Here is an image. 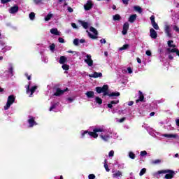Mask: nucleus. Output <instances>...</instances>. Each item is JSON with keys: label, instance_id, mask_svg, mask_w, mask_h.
Wrapping results in <instances>:
<instances>
[{"label": "nucleus", "instance_id": "obj_1", "mask_svg": "<svg viewBox=\"0 0 179 179\" xmlns=\"http://www.w3.org/2000/svg\"><path fill=\"white\" fill-rule=\"evenodd\" d=\"M98 134H100L99 137L103 142H108L109 139H111V138H113L114 139L118 138L117 133L113 132V130L110 129H106L104 126L95 127L92 132L88 133V135H90L91 138L97 139V138H99Z\"/></svg>", "mask_w": 179, "mask_h": 179}, {"label": "nucleus", "instance_id": "obj_2", "mask_svg": "<svg viewBox=\"0 0 179 179\" xmlns=\"http://www.w3.org/2000/svg\"><path fill=\"white\" fill-rule=\"evenodd\" d=\"M101 89L103 96H109V97H118V96H120V92H111L108 94L107 92L108 90V85H103Z\"/></svg>", "mask_w": 179, "mask_h": 179}, {"label": "nucleus", "instance_id": "obj_3", "mask_svg": "<svg viewBox=\"0 0 179 179\" xmlns=\"http://www.w3.org/2000/svg\"><path fill=\"white\" fill-rule=\"evenodd\" d=\"M27 89V94H29V97H32L33 96V93L36 92L37 90V86L36 85H31V82H29L28 85L25 86Z\"/></svg>", "mask_w": 179, "mask_h": 179}, {"label": "nucleus", "instance_id": "obj_4", "mask_svg": "<svg viewBox=\"0 0 179 179\" xmlns=\"http://www.w3.org/2000/svg\"><path fill=\"white\" fill-rule=\"evenodd\" d=\"M118 103H120V100L116 99V100H113L111 101L109 103L107 104L106 108H109L108 111H110V110H112V113L113 114H115V113H117V110H118V108H114V107H115V106H117V104H118Z\"/></svg>", "mask_w": 179, "mask_h": 179}, {"label": "nucleus", "instance_id": "obj_5", "mask_svg": "<svg viewBox=\"0 0 179 179\" xmlns=\"http://www.w3.org/2000/svg\"><path fill=\"white\" fill-rule=\"evenodd\" d=\"M15 103V96L10 95L8 97L7 103L6 106H4V110H9V108Z\"/></svg>", "mask_w": 179, "mask_h": 179}, {"label": "nucleus", "instance_id": "obj_6", "mask_svg": "<svg viewBox=\"0 0 179 179\" xmlns=\"http://www.w3.org/2000/svg\"><path fill=\"white\" fill-rule=\"evenodd\" d=\"M164 174H166L164 177L165 179H172L174 178V176H176V172L173 170L166 169L164 170Z\"/></svg>", "mask_w": 179, "mask_h": 179}, {"label": "nucleus", "instance_id": "obj_7", "mask_svg": "<svg viewBox=\"0 0 179 179\" xmlns=\"http://www.w3.org/2000/svg\"><path fill=\"white\" fill-rule=\"evenodd\" d=\"M90 31L93 33L94 34H90L89 31H87V33H88V36L90 38H92L93 40L97 38V29L96 28L91 27L90 29Z\"/></svg>", "mask_w": 179, "mask_h": 179}, {"label": "nucleus", "instance_id": "obj_8", "mask_svg": "<svg viewBox=\"0 0 179 179\" xmlns=\"http://www.w3.org/2000/svg\"><path fill=\"white\" fill-rule=\"evenodd\" d=\"M85 58L84 59L85 62L88 65V66H93V60L92 59V55L84 53Z\"/></svg>", "mask_w": 179, "mask_h": 179}, {"label": "nucleus", "instance_id": "obj_9", "mask_svg": "<svg viewBox=\"0 0 179 179\" xmlns=\"http://www.w3.org/2000/svg\"><path fill=\"white\" fill-rule=\"evenodd\" d=\"M49 111H55V113L59 111V102L52 103Z\"/></svg>", "mask_w": 179, "mask_h": 179}, {"label": "nucleus", "instance_id": "obj_10", "mask_svg": "<svg viewBox=\"0 0 179 179\" xmlns=\"http://www.w3.org/2000/svg\"><path fill=\"white\" fill-rule=\"evenodd\" d=\"M28 124L30 128H32V127H34V125H37V123L36 122V117L33 116H29Z\"/></svg>", "mask_w": 179, "mask_h": 179}, {"label": "nucleus", "instance_id": "obj_11", "mask_svg": "<svg viewBox=\"0 0 179 179\" xmlns=\"http://www.w3.org/2000/svg\"><path fill=\"white\" fill-rule=\"evenodd\" d=\"M68 90V88H66L64 90H61V88H56L55 89L54 96H62L64 92H66Z\"/></svg>", "mask_w": 179, "mask_h": 179}, {"label": "nucleus", "instance_id": "obj_12", "mask_svg": "<svg viewBox=\"0 0 179 179\" xmlns=\"http://www.w3.org/2000/svg\"><path fill=\"white\" fill-rule=\"evenodd\" d=\"M8 76H13V64L12 63L8 64V70L6 71Z\"/></svg>", "mask_w": 179, "mask_h": 179}, {"label": "nucleus", "instance_id": "obj_13", "mask_svg": "<svg viewBox=\"0 0 179 179\" xmlns=\"http://www.w3.org/2000/svg\"><path fill=\"white\" fill-rule=\"evenodd\" d=\"M93 8V2L90 0L87 1L86 4L84 5L85 10H90Z\"/></svg>", "mask_w": 179, "mask_h": 179}, {"label": "nucleus", "instance_id": "obj_14", "mask_svg": "<svg viewBox=\"0 0 179 179\" xmlns=\"http://www.w3.org/2000/svg\"><path fill=\"white\" fill-rule=\"evenodd\" d=\"M129 29V23L124 22V24H123V30L122 31V34H123V36H125V34L128 33Z\"/></svg>", "mask_w": 179, "mask_h": 179}, {"label": "nucleus", "instance_id": "obj_15", "mask_svg": "<svg viewBox=\"0 0 179 179\" xmlns=\"http://www.w3.org/2000/svg\"><path fill=\"white\" fill-rule=\"evenodd\" d=\"M113 178H121L122 177V172L120 171H113Z\"/></svg>", "mask_w": 179, "mask_h": 179}, {"label": "nucleus", "instance_id": "obj_16", "mask_svg": "<svg viewBox=\"0 0 179 179\" xmlns=\"http://www.w3.org/2000/svg\"><path fill=\"white\" fill-rule=\"evenodd\" d=\"M150 36L151 38L156 39L157 38V32H156V31L154 30L153 28H151L150 29Z\"/></svg>", "mask_w": 179, "mask_h": 179}, {"label": "nucleus", "instance_id": "obj_17", "mask_svg": "<svg viewBox=\"0 0 179 179\" xmlns=\"http://www.w3.org/2000/svg\"><path fill=\"white\" fill-rule=\"evenodd\" d=\"M89 78H101L103 76V73H97V72H94L92 74L88 75Z\"/></svg>", "mask_w": 179, "mask_h": 179}, {"label": "nucleus", "instance_id": "obj_18", "mask_svg": "<svg viewBox=\"0 0 179 179\" xmlns=\"http://www.w3.org/2000/svg\"><path fill=\"white\" fill-rule=\"evenodd\" d=\"M167 44H168V47L167 48H171V50H178L177 48H176V45L174 44V41H169L167 42Z\"/></svg>", "mask_w": 179, "mask_h": 179}, {"label": "nucleus", "instance_id": "obj_19", "mask_svg": "<svg viewBox=\"0 0 179 179\" xmlns=\"http://www.w3.org/2000/svg\"><path fill=\"white\" fill-rule=\"evenodd\" d=\"M9 12H10V13H11V14L17 13V12H19V6H14L11 7V8L9 9Z\"/></svg>", "mask_w": 179, "mask_h": 179}, {"label": "nucleus", "instance_id": "obj_20", "mask_svg": "<svg viewBox=\"0 0 179 179\" xmlns=\"http://www.w3.org/2000/svg\"><path fill=\"white\" fill-rule=\"evenodd\" d=\"M51 34H53L54 36H61V32L58 31V29L57 28H52L50 29Z\"/></svg>", "mask_w": 179, "mask_h": 179}, {"label": "nucleus", "instance_id": "obj_21", "mask_svg": "<svg viewBox=\"0 0 179 179\" xmlns=\"http://www.w3.org/2000/svg\"><path fill=\"white\" fill-rule=\"evenodd\" d=\"M166 52H168V54H170L171 52H176V55H178V57H179L178 49L166 48Z\"/></svg>", "mask_w": 179, "mask_h": 179}, {"label": "nucleus", "instance_id": "obj_22", "mask_svg": "<svg viewBox=\"0 0 179 179\" xmlns=\"http://www.w3.org/2000/svg\"><path fill=\"white\" fill-rule=\"evenodd\" d=\"M78 23L81 24V26H83L84 29H89V26H90V24H88V22L82 20H79Z\"/></svg>", "mask_w": 179, "mask_h": 179}, {"label": "nucleus", "instance_id": "obj_23", "mask_svg": "<svg viewBox=\"0 0 179 179\" xmlns=\"http://www.w3.org/2000/svg\"><path fill=\"white\" fill-rule=\"evenodd\" d=\"M164 173H166L164 171V170H161V171H159L157 172H155L152 176L154 177H156L157 178H160V174H164Z\"/></svg>", "mask_w": 179, "mask_h": 179}, {"label": "nucleus", "instance_id": "obj_24", "mask_svg": "<svg viewBox=\"0 0 179 179\" xmlns=\"http://www.w3.org/2000/svg\"><path fill=\"white\" fill-rule=\"evenodd\" d=\"M162 136H164V138H169L170 139H176V138H178V134H163Z\"/></svg>", "mask_w": 179, "mask_h": 179}, {"label": "nucleus", "instance_id": "obj_25", "mask_svg": "<svg viewBox=\"0 0 179 179\" xmlns=\"http://www.w3.org/2000/svg\"><path fill=\"white\" fill-rule=\"evenodd\" d=\"M122 73H129L131 75V73H133L134 71H132V69L131 67H128L127 69H124L122 71Z\"/></svg>", "mask_w": 179, "mask_h": 179}, {"label": "nucleus", "instance_id": "obj_26", "mask_svg": "<svg viewBox=\"0 0 179 179\" xmlns=\"http://www.w3.org/2000/svg\"><path fill=\"white\" fill-rule=\"evenodd\" d=\"M66 61H68V58H66V57L65 56H61L60 59L59 60V62L62 64L64 65V64H65V62H66Z\"/></svg>", "mask_w": 179, "mask_h": 179}, {"label": "nucleus", "instance_id": "obj_27", "mask_svg": "<svg viewBox=\"0 0 179 179\" xmlns=\"http://www.w3.org/2000/svg\"><path fill=\"white\" fill-rule=\"evenodd\" d=\"M85 94L88 99H93L94 97V92L92 91L87 92Z\"/></svg>", "mask_w": 179, "mask_h": 179}, {"label": "nucleus", "instance_id": "obj_28", "mask_svg": "<svg viewBox=\"0 0 179 179\" xmlns=\"http://www.w3.org/2000/svg\"><path fill=\"white\" fill-rule=\"evenodd\" d=\"M94 103H96V104H99L100 106V105L103 104V99H101L99 96H96L94 98Z\"/></svg>", "mask_w": 179, "mask_h": 179}, {"label": "nucleus", "instance_id": "obj_29", "mask_svg": "<svg viewBox=\"0 0 179 179\" xmlns=\"http://www.w3.org/2000/svg\"><path fill=\"white\" fill-rule=\"evenodd\" d=\"M135 20H136V14L131 15L129 17V22L130 23H134V22H135Z\"/></svg>", "mask_w": 179, "mask_h": 179}, {"label": "nucleus", "instance_id": "obj_30", "mask_svg": "<svg viewBox=\"0 0 179 179\" xmlns=\"http://www.w3.org/2000/svg\"><path fill=\"white\" fill-rule=\"evenodd\" d=\"M10 50H12V46L6 45L1 49V52L5 53L8 51H10Z\"/></svg>", "mask_w": 179, "mask_h": 179}, {"label": "nucleus", "instance_id": "obj_31", "mask_svg": "<svg viewBox=\"0 0 179 179\" xmlns=\"http://www.w3.org/2000/svg\"><path fill=\"white\" fill-rule=\"evenodd\" d=\"M140 93V96L139 99H138L136 101V103L138 104V103H139V101H143V99H145V97L143 96V94H142V92H141V91H139Z\"/></svg>", "mask_w": 179, "mask_h": 179}, {"label": "nucleus", "instance_id": "obj_32", "mask_svg": "<svg viewBox=\"0 0 179 179\" xmlns=\"http://www.w3.org/2000/svg\"><path fill=\"white\" fill-rule=\"evenodd\" d=\"M41 61H42V62H44V64H48V57H47V56H45L44 55H42Z\"/></svg>", "mask_w": 179, "mask_h": 179}, {"label": "nucleus", "instance_id": "obj_33", "mask_svg": "<svg viewBox=\"0 0 179 179\" xmlns=\"http://www.w3.org/2000/svg\"><path fill=\"white\" fill-rule=\"evenodd\" d=\"M53 15L50 13L47 15V16L45 17V22H48L50 20H51V17H52Z\"/></svg>", "mask_w": 179, "mask_h": 179}, {"label": "nucleus", "instance_id": "obj_34", "mask_svg": "<svg viewBox=\"0 0 179 179\" xmlns=\"http://www.w3.org/2000/svg\"><path fill=\"white\" fill-rule=\"evenodd\" d=\"M129 159L134 160L135 159V157H136V156L135 155V153H134L132 151H130L129 152Z\"/></svg>", "mask_w": 179, "mask_h": 179}, {"label": "nucleus", "instance_id": "obj_35", "mask_svg": "<svg viewBox=\"0 0 179 179\" xmlns=\"http://www.w3.org/2000/svg\"><path fill=\"white\" fill-rule=\"evenodd\" d=\"M162 163V159H155L151 161V164H160Z\"/></svg>", "mask_w": 179, "mask_h": 179}, {"label": "nucleus", "instance_id": "obj_36", "mask_svg": "<svg viewBox=\"0 0 179 179\" xmlns=\"http://www.w3.org/2000/svg\"><path fill=\"white\" fill-rule=\"evenodd\" d=\"M149 134L150 135H151V136H156L157 135H159V133L156 132L155 130H150L149 131Z\"/></svg>", "mask_w": 179, "mask_h": 179}, {"label": "nucleus", "instance_id": "obj_37", "mask_svg": "<svg viewBox=\"0 0 179 179\" xmlns=\"http://www.w3.org/2000/svg\"><path fill=\"white\" fill-rule=\"evenodd\" d=\"M104 169H106V171L108 172L110 171V169L108 168V164H107V159L104 160Z\"/></svg>", "mask_w": 179, "mask_h": 179}, {"label": "nucleus", "instance_id": "obj_38", "mask_svg": "<svg viewBox=\"0 0 179 179\" xmlns=\"http://www.w3.org/2000/svg\"><path fill=\"white\" fill-rule=\"evenodd\" d=\"M129 47V45L125 44L122 47L119 48V51H122L123 50H128Z\"/></svg>", "mask_w": 179, "mask_h": 179}, {"label": "nucleus", "instance_id": "obj_39", "mask_svg": "<svg viewBox=\"0 0 179 179\" xmlns=\"http://www.w3.org/2000/svg\"><path fill=\"white\" fill-rule=\"evenodd\" d=\"M134 10H136V12H138V13H142V8L138 6H136L134 7Z\"/></svg>", "mask_w": 179, "mask_h": 179}, {"label": "nucleus", "instance_id": "obj_40", "mask_svg": "<svg viewBox=\"0 0 179 179\" xmlns=\"http://www.w3.org/2000/svg\"><path fill=\"white\" fill-rule=\"evenodd\" d=\"M145 173H146V169L143 168L139 173V176H140V177H142V176H143Z\"/></svg>", "mask_w": 179, "mask_h": 179}, {"label": "nucleus", "instance_id": "obj_41", "mask_svg": "<svg viewBox=\"0 0 179 179\" xmlns=\"http://www.w3.org/2000/svg\"><path fill=\"white\" fill-rule=\"evenodd\" d=\"M125 120H127V117H122L121 119H116V122H119L120 124H122V122H124V121H125Z\"/></svg>", "mask_w": 179, "mask_h": 179}, {"label": "nucleus", "instance_id": "obj_42", "mask_svg": "<svg viewBox=\"0 0 179 179\" xmlns=\"http://www.w3.org/2000/svg\"><path fill=\"white\" fill-rule=\"evenodd\" d=\"M62 68L64 69V71H68L69 69V65L64 64L62 66Z\"/></svg>", "mask_w": 179, "mask_h": 179}, {"label": "nucleus", "instance_id": "obj_43", "mask_svg": "<svg viewBox=\"0 0 179 179\" xmlns=\"http://www.w3.org/2000/svg\"><path fill=\"white\" fill-rule=\"evenodd\" d=\"M50 50L52 52H54V50H55V44L52 43L49 46Z\"/></svg>", "mask_w": 179, "mask_h": 179}, {"label": "nucleus", "instance_id": "obj_44", "mask_svg": "<svg viewBox=\"0 0 179 179\" xmlns=\"http://www.w3.org/2000/svg\"><path fill=\"white\" fill-rule=\"evenodd\" d=\"M152 27L155 29V30H159V25L156 22L151 23Z\"/></svg>", "mask_w": 179, "mask_h": 179}, {"label": "nucleus", "instance_id": "obj_45", "mask_svg": "<svg viewBox=\"0 0 179 179\" xmlns=\"http://www.w3.org/2000/svg\"><path fill=\"white\" fill-rule=\"evenodd\" d=\"M35 17H36V14H34V13H31L29 14V19L31 20H34Z\"/></svg>", "mask_w": 179, "mask_h": 179}, {"label": "nucleus", "instance_id": "obj_46", "mask_svg": "<svg viewBox=\"0 0 179 179\" xmlns=\"http://www.w3.org/2000/svg\"><path fill=\"white\" fill-rule=\"evenodd\" d=\"M121 19V16L118 14L113 15V20H120Z\"/></svg>", "mask_w": 179, "mask_h": 179}, {"label": "nucleus", "instance_id": "obj_47", "mask_svg": "<svg viewBox=\"0 0 179 179\" xmlns=\"http://www.w3.org/2000/svg\"><path fill=\"white\" fill-rule=\"evenodd\" d=\"M73 43L74 45H76V46L79 45V43H80L79 38H75Z\"/></svg>", "mask_w": 179, "mask_h": 179}, {"label": "nucleus", "instance_id": "obj_48", "mask_svg": "<svg viewBox=\"0 0 179 179\" xmlns=\"http://www.w3.org/2000/svg\"><path fill=\"white\" fill-rule=\"evenodd\" d=\"M41 47L42 50H40L39 53H40L41 55H43V52L45 51V46L44 45H42V44H41Z\"/></svg>", "mask_w": 179, "mask_h": 179}, {"label": "nucleus", "instance_id": "obj_49", "mask_svg": "<svg viewBox=\"0 0 179 179\" xmlns=\"http://www.w3.org/2000/svg\"><path fill=\"white\" fill-rule=\"evenodd\" d=\"M34 2L36 5H41V3H43L42 0H34Z\"/></svg>", "mask_w": 179, "mask_h": 179}, {"label": "nucleus", "instance_id": "obj_50", "mask_svg": "<svg viewBox=\"0 0 179 179\" xmlns=\"http://www.w3.org/2000/svg\"><path fill=\"white\" fill-rule=\"evenodd\" d=\"M96 92H97L99 94L103 93V89H102L101 87H96Z\"/></svg>", "mask_w": 179, "mask_h": 179}, {"label": "nucleus", "instance_id": "obj_51", "mask_svg": "<svg viewBox=\"0 0 179 179\" xmlns=\"http://www.w3.org/2000/svg\"><path fill=\"white\" fill-rule=\"evenodd\" d=\"M89 132H93V131H81L80 134L83 136V138L85 136L86 134H89Z\"/></svg>", "mask_w": 179, "mask_h": 179}, {"label": "nucleus", "instance_id": "obj_52", "mask_svg": "<svg viewBox=\"0 0 179 179\" xmlns=\"http://www.w3.org/2000/svg\"><path fill=\"white\" fill-rule=\"evenodd\" d=\"M108 157H114V150H110L108 153Z\"/></svg>", "mask_w": 179, "mask_h": 179}, {"label": "nucleus", "instance_id": "obj_53", "mask_svg": "<svg viewBox=\"0 0 179 179\" xmlns=\"http://www.w3.org/2000/svg\"><path fill=\"white\" fill-rule=\"evenodd\" d=\"M173 29L175 31H176L177 33H179V28L178 27H177V25H173Z\"/></svg>", "mask_w": 179, "mask_h": 179}, {"label": "nucleus", "instance_id": "obj_54", "mask_svg": "<svg viewBox=\"0 0 179 179\" xmlns=\"http://www.w3.org/2000/svg\"><path fill=\"white\" fill-rule=\"evenodd\" d=\"M146 155H148V152L146 151H141L140 152V155L143 157V156H146Z\"/></svg>", "mask_w": 179, "mask_h": 179}, {"label": "nucleus", "instance_id": "obj_55", "mask_svg": "<svg viewBox=\"0 0 179 179\" xmlns=\"http://www.w3.org/2000/svg\"><path fill=\"white\" fill-rule=\"evenodd\" d=\"M166 129H168V131H173L174 129V127H171V125H169V126H166Z\"/></svg>", "mask_w": 179, "mask_h": 179}, {"label": "nucleus", "instance_id": "obj_56", "mask_svg": "<svg viewBox=\"0 0 179 179\" xmlns=\"http://www.w3.org/2000/svg\"><path fill=\"white\" fill-rule=\"evenodd\" d=\"M89 179H96V176L94 174H90L88 176Z\"/></svg>", "mask_w": 179, "mask_h": 179}, {"label": "nucleus", "instance_id": "obj_57", "mask_svg": "<svg viewBox=\"0 0 179 179\" xmlns=\"http://www.w3.org/2000/svg\"><path fill=\"white\" fill-rule=\"evenodd\" d=\"M169 31H171V30H170V26L166 25V26H165V33H167V32H169Z\"/></svg>", "mask_w": 179, "mask_h": 179}, {"label": "nucleus", "instance_id": "obj_58", "mask_svg": "<svg viewBox=\"0 0 179 179\" xmlns=\"http://www.w3.org/2000/svg\"><path fill=\"white\" fill-rule=\"evenodd\" d=\"M150 19L151 20V24L156 22V21H155V15H152Z\"/></svg>", "mask_w": 179, "mask_h": 179}, {"label": "nucleus", "instance_id": "obj_59", "mask_svg": "<svg viewBox=\"0 0 179 179\" xmlns=\"http://www.w3.org/2000/svg\"><path fill=\"white\" fill-rule=\"evenodd\" d=\"M8 2H10V0H1V3L3 4L8 3Z\"/></svg>", "mask_w": 179, "mask_h": 179}, {"label": "nucleus", "instance_id": "obj_60", "mask_svg": "<svg viewBox=\"0 0 179 179\" xmlns=\"http://www.w3.org/2000/svg\"><path fill=\"white\" fill-rule=\"evenodd\" d=\"M146 55H148V57H152V52H150V50H147L145 52Z\"/></svg>", "mask_w": 179, "mask_h": 179}, {"label": "nucleus", "instance_id": "obj_61", "mask_svg": "<svg viewBox=\"0 0 179 179\" xmlns=\"http://www.w3.org/2000/svg\"><path fill=\"white\" fill-rule=\"evenodd\" d=\"M59 43H65V40H64L62 38H58Z\"/></svg>", "mask_w": 179, "mask_h": 179}, {"label": "nucleus", "instance_id": "obj_62", "mask_svg": "<svg viewBox=\"0 0 179 179\" xmlns=\"http://www.w3.org/2000/svg\"><path fill=\"white\" fill-rule=\"evenodd\" d=\"M71 26L73 27V29H78V26L76 25V23H71Z\"/></svg>", "mask_w": 179, "mask_h": 179}, {"label": "nucleus", "instance_id": "obj_63", "mask_svg": "<svg viewBox=\"0 0 179 179\" xmlns=\"http://www.w3.org/2000/svg\"><path fill=\"white\" fill-rule=\"evenodd\" d=\"M100 43L101 44H106V43H107V41H106V39H101Z\"/></svg>", "mask_w": 179, "mask_h": 179}, {"label": "nucleus", "instance_id": "obj_64", "mask_svg": "<svg viewBox=\"0 0 179 179\" xmlns=\"http://www.w3.org/2000/svg\"><path fill=\"white\" fill-rule=\"evenodd\" d=\"M67 100H68L69 103H72V101H73V99L72 97H69L67 99Z\"/></svg>", "mask_w": 179, "mask_h": 179}]
</instances>
